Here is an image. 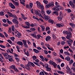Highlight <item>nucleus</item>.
Returning a JSON list of instances; mask_svg holds the SVG:
<instances>
[{"instance_id": "nucleus-17", "label": "nucleus", "mask_w": 75, "mask_h": 75, "mask_svg": "<svg viewBox=\"0 0 75 75\" xmlns=\"http://www.w3.org/2000/svg\"><path fill=\"white\" fill-rule=\"evenodd\" d=\"M51 39V37L50 36H47L45 39V40L46 41H48L49 40H50Z\"/></svg>"}, {"instance_id": "nucleus-2", "label": "nucleus", "mask_w": 75, "mask_h": 75, "mask_svg": "<svg viewBox=\"0 0 75 75\" xmlns=\"http://www.w3.org/2000/svg\"><path fill=\"white\" fill-rule=\"evenodd\" d=\"M20 66L21 67H22L24 69H26L28 70V71H30L31 69L30 67H28V64H25V67H24V65L23 64H21L20 65Z\"/></svg>"}, {"instance_id": "nucleus-28", "label": "nucleus", "mask_w": 75, "mask_h": 75, "mask_svg": "<svg viewBox=\"0 0 75 75\" xmlns=\"http://www.w3.org/2000/svg\"><path fill=\"white\" fill-rule=\"evenodd\" d=\"M49 62L50 63V64L51 65H53V64L55 63L54 62H53L52 61L50 60L49 61Z\"/></svg>"}, {"instance_id": "nucleus-42", "label": "nucleus", "mask_w": 75, "mask_h": 75, "mask_svg": "<svg viewBox=\"0 0 75 75\" xmlns=\"http://www.w3.org/2000/svg\"><path fill=\"white\" fill-rule=\"evenodd\" d=\"M43 2L45 4H47V3H48V1L46 0H44L43 1Z\"/></svg>"}, {"instance_id": "nucleus-29", "label": "nucleus", "mask_w": 75, "mask_h": 75, "mask_svg": "<svg viewBox=\"0 0 75 75\" xmlns=\"http://www.w3.org/2000/svg\"><path fill=\"white\" fill-rule=\"evenodd\" d=\"M7 21V23L9 24H12V22H11V21H9L8 20V19H6Z\"/></svg>"}, {"instance_id": "nucleus-41", "label": "nucleus", "mask_w": 75, "mask_h": 75, "mask_svg": "<svg viewBox=\"0 0 75 75\" xmlns=\"http://www.w3.org/2000/svg\"><path fill=\"white\" fill-rule=\"evenodd\" d=\"M39 75H45L44 71H41L39 73Z\"/></svg>"}, {"instance_id": "nucleus-33", "label": "nucleus", "mask_w": 75, "mask_h": 75, "mask_svg": "<svg viewBox=\"0 0 75 75\" xmlns=\"http://www.w3.org/2000/svg\"><path fill=\"white\" fill-rule=\"evenodd\" d=\"M8 59L9 62H12V61L13 62H14V60H13V59H12V58H9Z\"/></svg>"}, {"instance_id": "nucleus-20", "label": "nucleus", "mask_w": 75, "mask_h": 75, "mask_svg": "<svg viewBox=\"0 0 75 75\" xmlns=\"http://www.w3.org/2000/svg\"><path fill=\"white\" fill-rule=\"evenodd\" d=\"M48 21L50 23H51V24H54V21L52 19L49 20Z\"/></svg>"}, {"instance_id": "nucleus-22", "label": "nucleus", "mask_w": 75, "mask_h": 75, "mask_svg": "<svg viewBox=\"0 0 75 75\" xmlns=\"http://www.w3.org/2000/svg\"><path fill=\"white\" fill-rule=\"evenodd\" d=\"M55 6H56V8H58V7H60V5H58V2H55Z\"/></svg>"}, {"instance_id": "nucleus-31", "label": "nucleus", "mask_w": 75, "mask_h": 75, "mask_svg": "<svg viewBox=\"0 0 75 75\" xmlns=\"http://www.w3.org/2000/svg\"><path fill=\"white\" fill-rule=\"evenodd\" d=\"M68 30L69 31H70V33H72V29L71 28H67Z\"/></svg>"}, {"instance_id": "nucleus-56", "label": "nucleus", "mask_w": 75, "mask_h": 75, "mask_svg": "<svg viewBox=\"0 0 75 75\" xmlns=\"http://www.w3.org/2000/svg\"><path fill=\"white\" fill-rule=\"evenodd\" d=\"M10 39L12 41H14V39H15V38L14 37H12L10 38Z\"/></svg>"}, {"instance_id": "nucleus-3", "label": "nucleus", "mask_w": 75, "mask_h": 75, "mask_svg": "<svg viewBox=\"0 0 75 75\" xmlns=\"http://www.w3.org/2000/svg\"><path fill=\"white\" fill-rule=\"evenodd\" d=\"M53 6H54V2H51L47 4L45 6V8H49L50 7H53Z\"/></svg>"}, {"instance_id": "nucleus-15", "label": "nucleus", "mask_w": 75, "mask_h": 75, "mask_svg": "<svg viewBox=\"0 0 75 75\" xmlns=\"http://www.w3.org/2000/svg\"><path fill=\"white\" fill-rule=\"evenodd\" d=\"M59 14L58 12L57 11H54L53 13V15H56V16H58Z\"/></svg>"}, {"instance_id": "nucleus-25", "label": "nucleus", "mask_w": 75, "mask_h": 75, "mask_svg": "<svg viewBox=\"0 0 75 75\" xmlns=\"http://www.w3.org/2000/svg\"><path fill=\"white\" fill-rule=\"evenodd\" d=\"M57 72L58 73V74H62V75H64L65 74L64 72L60 71H57Z\"/></svg>"}, {"instance_id": "nucleus-57", "label": "nucleus", "mask_w": 75, "mask_h": 75, "mask_svg": "<svg viewBox=\"0 0 75 75\" xmlns=\"http://www.w3.org/2000/svg\"><path fill=\"white\" fill-rule=\"evenodd\" d=\"M50 29V27H47L45 29V30L46 31H47V30H49V29Z\"/></svg>"}, {"instance_id": "nucleus-39", "label": "nucleus", "mask_w": 75, "mask_h": 75, "mask_svg": "<svg viewBox=\"0 0 75 75\" xmlns=\"http://www.w3.org/2000/svg\"><path fill=\"white\" fill-rule=\"evenodd\" d=\"M51 11L50 10H47V14H51Z\"/></svg>"}, {"instance_id": "nucleus-34", "label": "nucleus", "mask_w": 75, "mask_h": 75, "mask_svg": "<svg viewBox=\"0 0 75 75\" xmlns=\"http://www.w3.org/2000/svg\"><path fill=\"white\" fill-rule=\"evenodd\" d=\"M33 3H30L29 4V7L31 8L33 7Z\"/></svg>"}, {"instance_id": "nucleus-7", "label": "nucleus", "mask_w": 75, "mask_h": 75, "mask_svg": "<svg viewBox=\"0 0 75 75\" xmlns=\"http://www.w3.org/2000/svg\"><path fill=\"white\" fill-rule=\"evenodd\" d=\"M12 22L15 24H18V21L15 18L12 19Z\"/></svg>"}, {"instance_id": "nucleus-4", "label": "nucleus", "mask_w": 75, "mask_h": 75, "mask_svg": "<svg viewBox=\"0 0 75 75\" xmlns=\"http://www.w3.org/2000/svg\"><path fill=\"white\" fill-rule=\"evenodd\" d=\"M22 42H23V46L24 47H25L26 48H28V44H27V41L24 40H22Z\"/></svg>"}, {"instance_id": "nucleus-55", "label": "nucleus", "mask_w": 75, "mask_h": 75, "mask_svg": "<svg viewBox=\"0 0 75 75\" xmlns=\"http://www.w3.org/2000/svg\"><path fill=\"white\" fill-rule=\"evenodd\" d=\"M47 48H48V49L50 50H51V51H54V49H53V48H52L49 47H47Z\"/></svg>"}, {"instance_id": "nucleus-45", "label": "nucleus", "mask_w": 75, "mask_h": 75, "mask_svg": "<svg viewBox=\"0 0 75 75\" xmlns=\"http://www.w3.org/2000/svg\"><path fill=\"white\" fill-rule=\"evenodd\" d=\"M15 58L17 62H19V61H20V59H19L18 57H15Z\"/></svg>"}, {"instance_id": "nucleus-27", "label": "nucleus", "mask_w": 75, "mask_h": 75, "mask_svg": "<svg viewBox=\"0 0 75 75\" xmlns=\"http://www.w3.org/2000/svg\"><path fill=\"white\" fill-rule=\"evenodd\" d=\"M69 32L68 31H63V33L64 34H68Z\"/></svg>"}, {"instance_id": "nucleus-36", "label": "nucleus", "mask_w": 75, "mask_h": 75, "mask_svg": "<svg viewBox=\"0 0 75 75\" xmlns=\"http://www.w3.org/2000/svg\"><path fill=\"white\" fill-rule=\"evenodd\" d=\"M0 37H2V38H4V35L3 33H0Z\"/></svg>"}, {"instance_id": "nucleus-61", "label": "nucleus", "mask_w": 75, "mask_h": 75, "mask_svg": "<svg viewBox=\"0 0 75 75\" xmlns=\"http://www.w3.org/2000/svg\"><path fill=\"white\" fill-rule=\"evenodd\" d=\"M59 57H60V58H62V59H63L64 60V57H63V55H60L59 56Z\"/></svg>"}, {"instance_id": "nucleus-1", "label": "nucleus", "mask_w": 75, "mask_h": 75, "mask_svg": "<svg viewBox=\"0 0 75 75\" xmlns=\"http://www.w3.org/2000/svg\"><path fill=\"white\" fill-rule=\"evenodd\" d=\"M72 37V33L69 32L67 34V36H66V38L68 40H66V43L69 45L70 47H71L72 44H73V40L70 39V38Z\"/></svg>"}, {"instance_id": "nucleus-58", "label": "nucleus", "mask_w": 75, "mask_h": 75, "mask_svg": "<svg viewBox=\"0 0 75 75\" xmlns=\"http://www.w3.org/2000/svg\"><path fill=\"white\" fill-rule=\"evenodd\" d=\"M33 58L34 60H35V59H37V57H36V56H33Z\"/></svg>"}, {"instance_id": "nucleus-62", "label": "nucleus", "mask_w": 75, "mask_h": 75, "mask_svg": "<svg viewBox=\"0 0 75 75\" xmlns=\"http://www.w3.org/2000/svg\"><path fill=\"white\" fill-rule=\"evenodd\" d=\"M45 68H46V69L48 68L49 67L48 64H46L45 65Z\"/></svg>"}, {"instance_id": "nucleus-40", "label": "nucleus", "mask_w": 75, "mask_h": 75, "mask_svg": "<svg viewBox=\"0 0 75 75\" xmlns=\"http://www.w3.org/2000/svg\"><path fill=\"white\" fill-rule=\"evenodd\" d=\"M63 39V41H65L66 40H67V38H65V37H61Z\"/></svg>"}, {"instance_id": "nucleus-16", "label": "nucleus", "mask_w": 75, "mask_h": 75, "mask_svg": "<svg viewBox=\"0 0 75 75\" xmlns=\"http://www.w3.org/2000/svg\"><path fill=\"white\" fill-rule=\"evenodd\" d=\"M33 51H34L35 53H36V54H38V53H39V52H40V51L35 49H33Z\"/></svg>"}, {"instance_id": "nucleus-43", "label": "nucleus", "mask_w": 75, "mask_h": 75, "mask_svg": "<svg viewBox=\"0 0 75 75\" xmlns=\"http://www.w3.org/2000/svg\"><path fill=\"white\" fill-rule=\"evenodd\" d=\"M62 17H59L58 16L57 17V18L58 20H59V21H61L62 20Z\"/></svg>"}, {"instance_id": "nucleus-26", "label": "nucleus", "mask_w": 75, "mask_h": 75, "mask_svg": "<svg viewBox=\"0 0 75 75\" xmlns=\"http://www.w3.org/2000/svg\"><path fill=\"white\" fill-rule=\"evenodd\" d=\"M41 13L43 16H44L45 15V12L44 11V10L43 9H42V10H41Z\"/></svg>"}, {"instance_id": "nucleus-9", "label": "nucleus", "mask_w": 75, "mask_h": 75, "mask_svg": "<svg viewBox=\"0 0 75 75\" xmlns=\"http://www.w3.org/2000/svg\"><path fill=\"white\" fill-rule=\"evenodd\" d=\"M9 5L11 8H13V9H14V8H15V6H14L12 3H9Z\"/></svg>"}, {"instance_id": "nucleus-8", "label": "nucleus", "mask_w": 75, "mask_h": 75, "mask_svg": "<svg viewBox=\"0 0 75 75\" xmlns=\"http://www.w3.org/2000/svg\"><path fill=\"white\" fill-rule=\"evenodd\" d=\"M20 1V3L21 4H22V5H23L24 6H25V0H19Z\"/></svg>"}, {"instance_id": "nucleus-32", "label": "nucleus", "mask_w": 75, "mask_h": 75, "mask_svg": "<svg viewBox=\"0 0 75 75\" xmlns=\"http://www.w3.org/2000/svg\"><path fill=\"white\" fill-rule=\"evenodd\" d=\"M37 36L38 37V38L37 39L38 40V39H40V38L41 37V38H42V36H41L40 35H37Z\"/></svg>"}, {"instance_id": "nucleus-13", "label": "nucleus", "mask_w": 75, "mask_h": 75, "mask_svg": "<svg viewBox=\"0 0 75 75\" xmlns=\"http://www.w3.org/2000/svg\"><path fill=\"white\" fill-rule=\"evenodd\" d=\"M43 17H44V19L45 21H48V20L49 17V16H48L45 15L43 16Z\"/></svg>"}, {"instance_id": "nucleus-64", "label": "nucleus", "mask_w": 75, "mask_h": 75, "mask_svg": "<svg viewBox=\"0 0 75 75\" xmlns=\"http://www.w3.org/2000/svg\"><path fill=\"white\" fill-rule=\"evenodd\" d=\"M71 69H72L75 72V67H72L71 68Z\"/></svg>"}, {"instance_id": "nucleus-30", "label": "nucleus", "mask_w": 75, "mask_h": 75, "mask_svg": "<svg viewBox=\"0 0 75 75\" xmlns=\"http://www.w3.org/2000/svg\"><path fill=\"white\" fill-rule=\"evenodd\" d=\"M65 11H67L68 13H71L72 12L71 10L70 9H65Z\"/></svg>"}, {"instance_id": "nucleus-21", "label": "nucleus", "mask_w": 75, "mask_h": 75, "mask_svg": "<svg viewBox=\"0 0 75 75\" xmlns=\"http://www.w3.org/2000/svg\"><path fill=\"white\" fill-rule=\"evenodd\" d=\"M31 36H33V37H34V38H37V35H36L35 34L31 33Z\"/></svg>"}, {"instance_id": "nucleus-12", "label": "nucleus", "mask_w": 75, "mask_h": 75, "mask_svg": "<svg viewBox=\"0 0 75 75\" xmlns=\"http://www.w3.org/2000/svg\"><path fill=\"white\" fill-rule=\"evenodd\" d=\"M17 44L19 45H23V43L21 41H18L17 42Z\"/></svg>"}, {"instance_id": "nucleus-49", "label": "nucleus", "mask_w": 75, "mask_h": 75, "mask_svg": "<svg viewBox=\"0 0 75 75\" xmlns=\"http://www.w3.org/2000/svg\"><path fill=\"white\" fill-rule=\"evenodd\" d=\"M35 14H36V15H38L39 14V12H38V10H36V11H35Z\"/></svg>"}, {"instance_id": "nucleus-59", "label": "nucleus", "mask_w": 75, "mask_h": 75, "mask_svg": "<svg viewBox=\"0 0 75 75\" xmlns=\"http://www.w3.org/2000/svg\"><path fill=\"white\" fill-rule=\"evenodd\" d=\"M61 44L62 45H65V42L64 41L62 42Z\"/></svg>"}, {"instance_id": "nucleus-6", "label": "nucleus", "mask_w": 75, "mask_h": 75, "mask_svg": "<svg viewBox=\"0 0 75 75\" xmlns=\"http://www.w3.org/2000/svg\"><path fill=\"white\" fill-rule=\"evenodd\" d=\"M25 25H26L27 26L25 25L26 29L29 28L30 26V23L28 22H25Z\"/></svg>"}, {"instance_id": "nucleus-53", "label": "nucleus", "mask_w": 75, "mask_h": 75, "mask_svg": "<svg viewBox=\"0 0 75 75\" xmlns=\"http://www.w3.org/2000/svg\"><path fill=\"white\" fill-rule=\"evenodd\" d=\"M69 4L71 6V5L73 4V3L72 2V1H71L70 2H69Z\"/></svg>"}, {"instance_id": "nucleus-51", "label": "nucleus", "mask_w": 75, "mask_h": 75, "mask_svg": "<svg viewBox=\"0 0 75 75\" xmlns=\"http://www.w3.org/2000/svg\"><path fill=\"white\" fill-rule=\"evenodd\" d=\"M25 54H26V55H27V57H28L29 55H30V53L28 52V51H27V53H25Z\"/></svg>"}, {"instance_id": "nucleus-10", "label": "nucleus", "mask_w": 75, "mask_h": 75, "mask_svg": "<svg viewBox=\"0 0 75 75\" xmlns=\"http://www.w3.org/2000/svg\"><path fill=\"white\" fill-rule=\"evenodd\" d=\"M56 25L57 26V27L59 28V27H64V24L63 23H57L56 24Z\"/></svg>"}, {"instance_id": "nucleus-11", "label": "nucleus", "mask_w": 75, "mask_h": 75, "mask_svg": "<svg viewBox=\"0 0 75 75\" xmlns=\"http://www.w3.org/2000/svg\"><path fill=\"white\" fill-rule=\"evenodd\" d=\"M11 1L13 3V4H15L16 6H18L19 4H18V2H17L15 1L14 0H11Z\"/></svg>"}, {"instance_id": "nucleus-63", "label": "nucleus", "mask_w": 75, "mask_h": 75, "mask_svg": "<svg viewBox=\"0 0 75 75\" xmlns=\"http://www.w3.org/2000/svg\"><path fill=\"white\" fill-rule=\"evenodd\" d=\"M71 7L72 8H75V4H73L72 5H71Z\"/></svg>"}, {"instance_id": "nucleus-38", "label": "nucleus", "mask_w": 75, "mask_h": 75, "mask_svg": "<svg viewBox=\"0 0 75 75\" xmlns=\"http://www.w3.org/2000/svg\"><path fill=\"white\" fill-rule=\"evenodd\" d=\"M46 70L47 71H49V72H51V69L50 68L48 67L46 68Z\"/></svg>"}, {"instance_id": "nucleus-24", "label": "nucleus", "mask_w": 75, "mask_h": 75, "mask_svg": "<svg viewBox=\"0 0 75 75\" xmlns=\"http://www.w3.org/2000/svg\"><path fill=\"white\" fill-rule=\"evenodd\" d=\"M64 54L65 55H67L68 56H70V53L66 52H64Z\"/></svg>"}, {"instance_id": "nucleus-60", "label": "nucleus", "mask_w": 75, "mask_h": 75, "mask_svg": "<svg viewBox=\"0 0 75 75\" xmlns=\"http://www.w3.org/2000/svg\"><path fill=\"white\" fill-rule=\"evenodd\" d=\"M66 69H67L68 71H71V69H70L69 68V67L68 66H67L66 67Z\"/></svg>"}, {"instance_id": "nucleus-19", "label": "nucleus", "mask_w": 75, "mask_h": 75, "mask_svg": "<svg viewBox=\"0 0 75 75\" xmlns=\"http://www.w3.org/2000/svg\"><path fill=\"white\" fill-rule=\"evenodd\" d=\"M36 3L37 6L38 7H40V5H41V4H40V2L38 1H37Z\"/></svg>"}, {"instance_id": "nucleus-48", "label": "nucleus", "mask_w": 75, "mask_h": 75, "mask_svg": "<svg viewBox=\"0 0 75 75\" xmlns=\"http://www.w3.org/2000/svg\"><path fill=\"white\" fill-rule=\"evenodd\" d=\"M0 47L1 48H5L6 47L3 45H0Z\"/></svg>"}, {"instance_id": "nucleus-44", "label": "nucleus", "mask_w": 75, "mask_h": 75, "mask_svg": "<svg viewBox=\"0 0 75 75\" xmlns=\"http://www.w3.org/2000/svg\"><path fill=\"white\" fill-rule=\"evenodd\" d=\"M33 18H34V19H35L36 20H38V21H40V20L39 19H38V18L35 17L34 16H33Z\"/></svg>"}, {"instance_id": "nucleus-18", "label": "nucleus", "mask_w": 75, "mask_h": 75, "mask_svg": "<svg viewBox=\"0 0 75 75\" xmlns=\"http://www.w3.org/2000/svg\"><path fill=\"white\" fill-rule=\"evenodd\" d=\"M70 59V57L69 56H67L65 58V60H67V61H69Z\"/></svg>"}, {"instance_id": "nucleus-23", "label": "nucleus", "mask_w": 75, "mask_h": 75, "mask_svg": "<svg viewBox=\"0 0 75 75\" xmlns=\"http://www.w3.org/2000/svg\"><path fill=\"white\" fill-rule=\"evenodd\" d=\"M8 13L9 17H13V15L12 14V13H10L9 12H8Z\"/></svg>"}, {"instance_id": "nucleus-37", "label": "nucleus", "mask_w": 75, "mask_h": 75, "mask_svg": "<svg viewBox=\"0 0 75 75\" xmlns=\"http://www.w3.org/2000/svg\"><path fill=\"white\" fill-rule=\"evenodd\" d=\"M30 30L31 31H35V28H31L30 29Z\"/></svg>"}, {"instance_id": "nucleus-35", "label": "nucleus", "mask_w": 75, "mask_h": 75, "mask_svg": "<svg viewBox=\"0 0 75 75\" xmlns=\"http://www.w3.org/2000/svg\"><path fill=\"white\" fill-rule=\"evenodd\" d=\"M4 12L2 11L0 12V16H4Z\"/></svg>"}, {"instance_id": "nucleus-46", "label": "nucleus", "mask_w": 75, "mask_h": 75, "mask_svg": "<svg viewBox=\"0 0 75 75\" xmlns=\"http://www.w3.org/2000/svg\"><path fill=\"white\" fill-rule=\"evenodd\" d=\"M40 8L41 9H42V10H44V7H43V6H42V5H40Z\"/></svg>"}, {"instance_id": "nucleus-14", "label": "nucleus", "mask_w": 75, "mask_h": 75, "mask_svg": "<svg viewBox=\"0 0 75 75\" xmlns=\"http://www.w3.org/2000/svg\"><path fill=\"white\" fill-rule=\"evenodd\" d=\"M16 65H12L10 66V69H14V70L16 68Z\"/></svg>"}, {"instance_id": "nucleus-54", "label": "nucleus", "mask_w": 75, "mask_h": 75, "mask_svg": "<svg viewBox=\"0 0 75 75\" xmlns=\"http://www.w3.org/2000/svg\"><path fill=\"white\" fill-rule=\"evenodd\" d=\"M15 72H18L19 71H18V70L17 69V68H16L14 70Z\"/></svg>"}, {"instance_id": "nucleus-5", "label": "nucleus", "mask_w": 75, "mask_h": 75, "mask_svg": "<svg viewBox=\"0 0 75 75\" xmlns=\"http://www.w3.org/2000/svg\"><path fill=\"white\" fill-rule=\"evenodd\" d=\"M28 67H35V64L33 63L30 62H28Z\"/></svg>"}, {"instance_id": "nucleus-47", "label": "nucleus", "mask_w": 75, "mask_h": 75, "mask_svg": "<svg viewBox=\"0 0 75 75\" xmlns=\"http://www.w3.org/2000/svg\"><path fill=\"white\" fill-rule=\"evenodd\" d=\"M13 17L15 19H17V20L18 19L17 16L15 15H13Z\"/></svg>"}, {"instance_id": "nucleus-50", "label": "nucleus", "mask_w": 75, "mask_h": 75, "mask_svg": "<svg viewBox=\"0 0 75 75\" xmlns=\"http://www.w3.org/2000/svg\"><path fill=\"white\" fill-rule=\"evenodd\" d=\"M62 11H60L59 12V17H62Z\"/></svg>"}, {"instance_id": "nucleus-52", "label": "nucleus", "mask_w": 75, "mask_h": 75, "mask_svg": "<svg viewBox=\"0 0 75 75\" xmlns=\"http://www.w3.org/2000/svg\"><path fill=\"white\" fill-rule=\"evenodd\" d=\"M73 62H74V61L72 59L69 62V63L70 64H72L73 63Z\"/></svg>"}]
</instances>
